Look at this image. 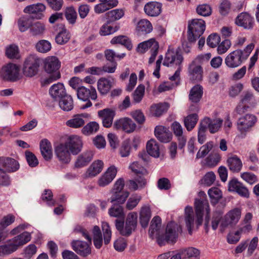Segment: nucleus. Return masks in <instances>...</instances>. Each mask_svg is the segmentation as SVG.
Segmentation results:
<instances>
[{"label": "nucleus", "instance_id": "1", "mask_svg": "<svg viewBox=\"0 0 259 259\" xmlns=\"http://www.w3.org/2000/svg\"><path fill=\"white\" fill-rule=\"evenodd\" d=\"M183 61L182 55L178 51L168 50L165 54L163 64L164 66H170L176 65L178 67L174 74L169 77L171 81H174L175 84L172 86H177L180 80V72L182 70V63Z\"/></svg>", "mask_w": 259, "mask_h": 259}, {"label": "nucleus", "instance_id": "2", "mask_svg": "<svg viewBox=\"0 0 259 259\" xmlns=\"http://www.w3.org/2000/svg\"><path fill=\"white\" fill-rule=\"evenodd\" d=\"M254 47L253 43L248 45L242 50H236L229 54L225 59V63L229 68H234L240 66L246 60Z\"/></svg>", "mask_w": 259, "mask_h": 259}, {"label": "nucleus", "instance_id": "3", "mask_svg": "<svg viewBox=\"0 0 259 259\" xmlns=\"http://www.w3.org/2000/svg\"><path fill=\"white\" fill-rule=\"evenodd\" d=\"M31 239L30 234L24 232L9 241L8 244L0 246V256L9 254L29 242Z\"/></svg>", "mask_w": 259, "mask_h": 259}, {"label": "nucleus", "instance_id": "4", "mask_svg": "<svg viewBox=\"0 0 259 259\" xmlns=\"http://www.w3.org/2000/svg\"><path fill=\"white\" fill-rule=\"evenodd\" d=\"M138 214L136 212L129 213L126 217L125 225L123 221L116 220L115 227L120 235L128 236L135 230L137 225Z\"/></svg>", "mask_w": 259, "mask_h": 259}, {"label": "nucleus", "instance_id": "5", "mask_svg": "<svg viewBox=\"0 0 259 259\" xmlns=\"http://www.w3.org/2000/svg\"><path fill=\"white\" fill-rule=\"evenodd\" d=\"M182 232L180 225L171 222L167 224L164 235L158 237V243L160 246L163 245L165 242L168 243L176 242L180 234Z\"/></svg>", "mask_w": 259, "mask_h": 259}, {"label": "nucleus", "instance_id": "6", "mask_svg": "<svg viewBox=\"0 0 259 259\" xmlns=\"http://www.w3.org/2000/svg\"><path fill=\"white\" fill-rule=\"evenodd\" d=\"M188 39L190 42H195L203 33L205 29V21L201 19H194L189 22Z\"/></svg>", "mask_w": 259, "mask_h": 259}, {"label": "nucleus", "instance_id": "7", "mask_svg": "<svg viewBox=\"0 0 259 259\" xmlns=\"http://www.w3.org/2000/svg\"><path fill=\"white\" fill-rule=\"evenodd\" d=\"M20 68L13 63L4 65L0 71L1 77L7 81L15 82L20 78Z\"/></svg>", "mask_w": 259, "mask_h": 259}, {"label": "nucleus", "instance_id": "8", "mask_svg": "<svg viewBox=\"0 0 259 259\" xmlns=\"http://www.w3.org/2000/svg\"><path fill=\"white\" fill-rule=\"evenodd\" d=\"M77 96L78 98L87 103L80 106L81 109H85L90 107L92 105V103L90 99L95 100L97 98V94L96 89L91 87L90 89L84 87H80L77 89Z\"/></svg>", "mask_w": 259, "mask_h": 259}, {"label": "nucleus", "instance_id": "9", "mask_svg": "<svg viewBox=\"0 0 259 259\" xmlns=\"http://www.w3.org/2000/svg\"><path fill=\"white\" fill-rule=\"evenodd\" d=\"M40 65V59L36 56L31 55L25 60L23 68V73L26 76L32 77L37 73Z\"/></svg>", "mask_w": 259, "mask_h": 259}, {"label": "nucleus", "instance_id": "10", "mask_svg": "<svg viewBox=\"0 0 259 259\" xmlns=\"http://www.w3.org/2000/svg\"><path fill=\"white\" fill-rule=\"evenodd\" d=\"M64 143L73 155H77L81 151L83 145L81 139L77 135L69 136Z\"/></svg>", "mask_w": 259, "mask_h": 259}, {"label": "nucleus", "instance_id": "11", "mask_svg": "<svg viewBox=\"0 0 259 259\" xmlns=\"http://www.w3.org/2000/svg\"><path fill=\"white\" fill-rule=\"evenodd\" d=\"M228 191L237 193L239 195L248 198L249 192L248 189L237 179L233 178L228 183Z\"/></svg>", "mask_w": 259, "mask_h": 259}, {"label": "nucleus", "instance_id": "12", "mask_svg": "<svg viewBox=\"0 0 259 259\" xmlns=\"http://www.w3.org/2000/svg\"><path fill=\"white\" fill-rule=\"evenodd\" d=\"M256 121V117L250 114L239 118L237 122V128L241 133L245 132L252 127Z\"/></svg>", "mask_w": 259, "mask_h": 259}, {"label": "nucleus", "instance_id": "13", "mask_svg": "<svg viewBox=\"0 0 259 259\" xmlns=\"http://www.w3.org/2000/svg\"><path fill=\"white\" fill-rule=\"evenodd\" d=\"M55 153L58 160L63 163H68L71 160V153L64 143L55 147Z\"/></svg>", "mask_w": 259, "mask_h": 259}, {"label": "nucleus", "instance_id": "14", "mask_svg": "<svg viewBox=\"0 0 259 259\" xmlns=\"http://www.w3.org/2000/svg\"><path fill=\"white\" fill-rule=\"evenodd\" d=\"M90 117V115L86 113L75 114L71 119L66 121V124L67 126L71 128H80L84 125Z\"/></svg>", "mask_w": 259, "mask_h": 259}, {"label": "nucleus", "instance_id": "15", "mask_svg": "<svg viewBox=\"0 0 259 259\" xmlns=\"http://www.w3.org/2000/svg\"><path fill=\"white\" fill-rule=\"evenodd\" d=\"M44 69L47 73L55 74L60 72L59 71L61 66V62L55 56H50L46 58L44 62Z\"/></svg>", "mask_w": 259, "mask_h": 259}, {"label": "nucleus", "instance_id": "16", "mask_svg": "<svg viewBox=\"0 0 259 259\" xmlns=\"http://www.w3.org/2000/svg\"><path fill=\"white\" fill-rule=\"evenodd\" d=\"M46 6L42 3H37L26 7L23 12L25 13L32 15L33 18L36 19H42L44 15L43 12L46 10Z\"/></svg>", "mask_w": 259, "mask_h": 259}, {"label": "nucleus", "instance_id": "17", "mask_svg": "<svg viewBox=\"0 0 259 259\" xmlns=\"http://www.w3.org/2000/svg\"><path fill=\"white\" fill-rule=\"evenodd\" d=\"M117 168L114 165L108 168L106 171L99 178L98 184L100 187L109 185L113 180L117 174Z\"/></svg>", "mask_w": 259, "mask_h": 259}, {"label": "nucleus", "instance_id": "18", "mask_svg": "<svg viewBox=\"0 0 259 259\" xmlns=\"http://www.w3.org/2000/svg\"><path fill=\"white\" fill-rule=\"evenodd\" d=\"M91 244L81 240H73L71 242V246L73 249L79 255L87 256L91 253V248L90 245Z\"/></svg>", "mask_w": 259, "mask_h": 259}, {"label": "nucleus", "instance_id": "19", "mask_svg": "<svg viewBox=\"0 0 259 259\" xmlns=\"http://www.w3.org/2000/svg\"><path fill=\"white\" fill-rule=\"evenodd\" d=\"M113 126L116 130L121 129L126 133H130L135 131L136 124L131 119L125 117L116 120Z\"/></svg>", "mask_w": 259, "mask_h": 259}, {"label": "nucleus", "instance_id": "20", "mask_svg": "<svg viewBox=\"0 0 259 259\" xmlns=\"http://www.w3.org/2000/svg\"><path fill=\"white\" fill-rule=\"evenodd\" d=\"M188 75L191 80L199 81L202 79L203 69L202 67L197 64L195 61H193L188 67Z\"/></svg>", "mask_w": 259, "mask_h": 259}, {"label": "nucleus", "instance_id": "21", "mask_svg": "<svg viewBox=\"0 0 259 259\" xmlns=\"http://www.w3.org/2000/svg\"><path fill=\"white\" fill-rule=\"evenodd\" d=\"M98 116L102 121L103 125L107 128L111 126L115 115V111L110 108H106L98 112Z\"/></svg>", "mask_w": 259, "mask_h": 259}, {"label": "nucleus", "instance_id": "22", "mask_svg": "<svg viewBox=\"0 0 259 259\" xmlns=\"http://www.w3.org/2000/svg\"><path fill=\"white\" fill-rule=\"evenodd\" d=\"M196 223L198 226L202 223L203 211L205 208L207 214L209 213V205L207 200L196 199L195 202Z\"/></svg>", "mask_w": 259, "mask_h": 259}, {"label": "nucleus", "instance_id": "23", "mask_svg": "<svg viewBox=\"0 0 259 259\" xmlns=\"http://www.w3.org/2000/svg\"><path fill=\"white\" fill-rule=\"evenodd\" d=\"M154 135L156 138L161 142L168 143L172 139V134L166 127L158 125L154 130Z\"/></svg>", "mask_w": 259, "mask_h": 259}, {"label": "nucleus", "instance_id": "24", "mask_svg": "<svg viewBox=\"0 0 259 259\" xmlns=\"http://www.w3.org/2000/svg\"><path fill=\"white\" fill-rule=\"evenodd\" d=\"M241 215L240 208H235L230 210L225 216L223 225L225 226L235 225L240 220Z\"/></svg>", "mask_w": 259, "mask_h": 259}, {"label": "nucleus", "instance_id": "25", "mask_svg": "<svg viewBox=\"0 0 259 259\" xmlns=\"http://www.w3.org/2000/svg\"><path fill=\"white\" fill-rule=\"evenodd\" d=\"M235 23L245 29H250L253 27V18L247 13H241L236 18Z\"/></svg>", "mask_w": 259, "mask_h": 259}, {"label": "nucleus", "instance_id": "26", "mask_svg": "<svg viewBox=\"0 0 259 259\" xmlns=\"http://www.w3.org/2000/svg\"><path fill=\"white\" fill-rule=\"evenodd\" d=\"M144 10L148 16H157L161 12V4L156 2H149L145 5Z\"/></svg>", "mask_w": 259, "mask_h": 259}, {"label": "nucleus", "instance_id": "27", "mask_svg": "<svg viewBox=\"0 0 259 259\" xmlns=\"http://www.w3.org/2000/svg\"><path fill=\"white\" fill-rule=\"evenodd\" d=\"M49 93L51 97L56 100H59L67 95L63 84L60 82L53 85L49 90Z\"/></svg>", "mask_w": 259, "mask_h": 259}, {"label": "nucleus", "instance_id": "28", "mask_svg": "<svg viewBox=\"0 0 259 259\" xmlns=\"http://www.w3.org/2000/svg\"><path fill=\"white\" fill-rule=\"evenodd\" d=\"M140 223L143 228L147 227L151 218V211L149 205H143L140 210Z\"/></svg>", "mask_w": 259, "mask_h": 259}, {"label": "nucleus", "instance_id": "29", "mask_svg": "<svg viewBox=\"0 0 259 259\" xmlns=\"http://www.w3.org/2000/svg\"><path fill=\"white\" fill-rule=\"evenodd\" d=\"M201 122L205 125L206 124V128L209 130L210 133L213 134L219 131L223 120L220 118L211 119L208 117H205Z\"/></svg>", "mask_w": 259, "mask_h": 259}, {"label": "nucleus", "instance_id": "30", "mask_svg": "<svg viewBox=\"0 0 259 259\" xmlns=\"http://www.w3.org/2000/svg\"><path fill=\"white\" fill-rule=\"evenodd\" d=\"M0 164L5 167L8 172H15L18 170L20 167L19 163L13 158L3 157L0 159Z\"/></svg>", "mask_w": 259, "mask_h": 259}, {"label": "nucleus", "instance_id": "31", "mask_svg": "<svg viewBox=\"0 0 259 259\" xmlns=\"http://www.w3.org/2000/svg\"><path fill=\"white\" fill-rule=\"evenodd\" d=\"M41 154L46 160H50L53 157L52 147L51 143L46 139L42 140L39 144Z\"/></svg>", "mask_w": 259, "mask_h": 259}, {"label": "nucleus", "instance_id": "32", "mask_svg": "<svg viewBox=\"0 0 259 259\" xmlns=\"http://www.w3.org/2000/svg\"><path fill=\"white\" fill-rule=\"evenodd\" d=\"M161 225L160 218L158 216L154 217L152 220L149 230V234L151 238H153L155 237L158 240V237L161 236L159 235Z\"/></svg>", "mask_w": 259, "mask_h": 259}, {"label": "nucleus", "instance_id": "33", "mask_svg": "<svg viewBox=\"0 0 259 259\" xmlns=\"http://www.w3.org/2000/svg\"><path fill=\"white\" fill-rule=\"evenodd\" d=\"M203 88L199 84L194 85L190 90L189 95V100L193 103H198L202 98Z\"/></svg>", "mask_w": 259, "mask_h": 259}, {"label": "nucleus", "instance_id": "34", "mask_svg": "<svg viewBox=\"0 0 259 259\" xmlns=\"http://www.w3.org/2000/svg\"><path fill=\"white\" fill-rule=\"evenodd\" d=\"M185 221L189 233L191 234L195 221L194 213L192 207L189 206L186 207L185 209Z\"/></svg>", "mask_w": 259, "mask_h": 259}, {"label": "nucleus", "instance_id": "35", "mask_svg": "<svg viewBox=\"0 0 259 259\" xmlns=\"http://www.w3.org/2000/svg\"><path fill=\"white\" fill-rule=\"evenodd\" d=\"M93 153L91 151L83 152L79 155L75 163L76 167H82L87 165L93 159Z\"/></svg>", "mask_w": 259, "mask_h": 259}, {"label": "nucleus", "instance_id": "36", "mask_svg": "<svg viewBox=\"0 0 259 259\" xmlns=\"http://www.w3.org/2000/svg\"><path fill=\"white\" fill-rule=\"evenodd\" d=\"M159 48V45L154 38H151L147 41L140 43L137 48V52L140 53H144L148 49H155Z\"/></svg>", "mask_w": 259, "mask_h": 259}, {"label": "nucleus", "instance_id": "37", "mask_svg": "<svg viewBox=\"0 0 259 259\" xmlns=\"http://www.w3.org/2000/svg\"><path fill=\"white\" fill-rule=\"evenodd\" d=\"M153 27L150 22L147 19H142L137 23L136 30L139 35L149 33L152 31Z\"/></svg>", "mask_w": 259, "mask_h": 259}, {"label": "nucleus", "instance_id": "38", "mask_svg": "<svg viewBox=\"0 0 259 259\" xmlns=\"http://www.w3.org/2000/svg\"><path fill=\"white\" fill-rule=\"evenodd\" d=\"M227 163L230 170L233 172H239L242 167L241 160L236 156L229 158L227 160Z\"/></svg>", "mask_w": 259, "mask_h": 259}, {"label": "nucleus", "instance_id": "39", "mask_svg": "<svg viewBox=\"0 0 259 259\" xmlns=\"http://www.w3.org/2000/svg\"><path fill=\"white\" fill-rule=\"evenodd\" d=\"M181 251L183 259H200V251L196 248L188 247Z\"/></svg>", "mask_w": 259, "mask_h": 259}, {"label": "nucleus", "instance_id": "40", "mask_svg": "<svg viewBox=\"0 0 259 259\" xmlns=\"http://www.w3.org/2000/svg\"><path fill=\"white\" fill-rule=\"evenodd\" d=\"M111 44H120L126 47L128 50L133 48L130 39L125 35H119L114 37L110 41Z\"/></svg>", "mask_w": 259, "mask_h": 259}, {"label": "nucleus", "instance_id": "41", "mask_svg": "<svg viewBox=\"0 0 259 259\" xmlns=\"http://www.w3.org/2000/svg\"><path fill=\"white\" fill-rule=\"evenodd\" d=\"M60 107L64 111H69L73 108V101L70 95H67L59 100Z\"/></svg>", "mask_w": 259, "mask_h": 259}, {"label": "nucleus", "instance_id": "42", "mask_svg": "<svg viewBox=\"0 0 259 259\" xmlns=\"http://www.w3.org/2000/svg\"><path fill=\"white\" fill-rule=\"evenodd\" d=\"M147 151L149 155L154 157H158L159 156V147L157 142L151 139L147 143Z\"/></svg>", "mask_w": 259, "mask_h": 259}, {"label": "nucleus", "instance_id": "43", "mask_svg": "<svg viewBox=\"0 0 259 259\" xmlns=\"http://www.w3.org/2000/svg\"><path fill=\"white\" fill-rule=\"evenodd\" d=\"M103 165V162L101 160H98L94 161L88 168L89 176L93 177L99 174L102 171Z\"/></svg>", "mask_w": 259, "mask_h": 259}, {"label": "nucleus", "instance_id": "44", "mask_svg": "<svg viewBox=\"0 0 259 259\" xmlns=\"http://www.w3.org/2000/svg\"><path fill=\"white\" fill-rule=\"evenodd\" d=\"M108 22H112L121 19L124 16V12L121 9H114L105 14Z\"/></svg>", "mask_w": 259, "mask_h": 259}, {"label": "nucleus", "instance_id": "45", "mask_svg": "<svg viewBox=\"0 0 259 259\" xmlns=\"http://www.w3.org/2000/svg\"><path fill=\"white\" fill-rule=\"evenodd\" d=\"M111 87V82L106 78H101L98 81V90L101 94H106Z\"/></svg>", "mask_w": 259, "mask_h": 259}, {"label": "nucleus", "instance_id": "46", "mask_svg": "<svg viewBox=\"0 0 259 259\" xmlns=\"http://www.w3.org/2000/svg\"><path fill=\"white\" fill-rule=\"evenodd\" d=\"M46 30L45 25L39 21L36 22L31 25L29 31L32 36L42 35Z\"/></svg>", "mask_w": 259, "mask_h": 259}, {"label": "nucleus", "instance_id": "47", "mask_svg": "<svg viewBox=\"0 0 259 259\" xmlns=\"http://www.w3.org/2000/svg\"><path fill=\"white\" fill-rule=\"evenodd\" d=\"M112 193L110 198V202L111 203L116 202L119 204L123 203L130 194L129 192L127 191L112 192Z\"/></svg>", "mask_w": 259, "mask_h": 259}, {"label": "nucleus", "instance_id": "48", "mask_svg": "<svg viewBox=\"0 0 259 259\" xmlns=\"http://www.w3.org/2000/svg\"><path fill=\"white\" fill-rule=\"evenodd\" d=\"M93 234L94 244L96 248L100 249L102 245L103 238L100 229L98 226L94 227Z\"/></svg>", "mask_w": 259, "mask_h": 259}, {"label": "nucleus", "instance_id": "49", "mask_svg": "<svg viewBox=\"0 0 259 259\" xmlns=\"http://www.w3.org/2000/svg\"><path fill=\"white\" fill-rule=\"evenodd\" d=\"M198 120V116L196 113L188 115L184 119V124L188 131L192 130L196 124Z\"/></svg>", "mask_w": 259, "mask_h": 259}, {"label": "nucleus", "instance_id": "50", "mask_svg": "<svg viewBox=\"0 0 259 259\" xmlns=\"http://www.w3.org/2000/svg\"><path fill=\"white\" fill-rule=\"evenodd\" d=\"M110 23L107 20V22L101 27L99 31L101 35L106 36L113 34L119 29V26L116 25L115 27H112L109 25Z\"/></svg>", "mask_w": 259, "mask_h": 259}, {"label": "nucleus", "instance_id": "51", "mask_svg": "<svg viewBox=\"0 0 259 259\" xmlns=\"http://www.w3.org/2000/svg\"><path fill=\"white\" fill-rule=\"evenodd\" d=\"M208 194L211 203L215 204L222 197V192L220 189L212 187L208 191Z\"/></svg>", "mask_w": 259, "mask_h": 259}, {"label": "nucleus", "instance_id": "52", "mask_svg": "<svg viewBox=\"0 0 259 259\" xmlns=\"http://www.w3.org/2000/svg\"><path fill=\"white\" fill-rule=\"evenodd\" d=\"M99 128V125L97 122L91 121L83 127L81 132L84 135H90L96 133Z\"/></svg>", "mask_w": 259, "mask_h": 259}, {"label": "nucleus", "instance_id": "53", "mask_svg": "<svg viewBox=\"0 0 259 259\" xmlns=\"http://www.w3.org/2000/svg\"><path fill=\"white\" fill-rule=\"evenodd\" d=\"M35 47L36 51L41 53H47L52 49L51 42L45 39L39 40Z\"/></svg>", "mask_w": 259, "mask_h": 259}, {"label": "nucleus", "instance_id": "54", "mask_svg": "<svg viewBox=\"0 0 259 259\" xmlns=\"http://www.w3.org/2000/svg\"><path fill=\"white\" fill-rule=\"evenodd\" d=\"M242 104H249L250 105H254L256 103L255 97L253 93L250 91H245L241 96L240 102Z\"/></svg>", "mask_w": 259, "mask_h": 259}, {"label": "nucleus", "instance_id": "55", "mask_svg": "<svg viewBox=\"0 0 259 259\" xmlns=\"http://www.w3.org/2000/svg\"><path fill=\"white\" fill-rule=\"evenodd\" d=\"M145 86L143 84H140L138 86L132 94L134 103L137 104L142 101L145 94Z\"/></svg>", "mask_w": 259, "mask_h": 259}, {"label": "nucleus", "instance_id": "56", "mask_svg": "<svg viewBox=\"0 0 259 259\" xmlns=\"http://www.w3.org/2000/svg\"><path fill=\"white\" fill-rule=\"evenodd\" d=\"M166 103H160L151 106V111L155 116H160L168 109Z\"/></svg>", "mask_w": 259, "mask_h": 259}, {"label": "nucleus", "instance_id": "57", "mask_svg": "<svg viewBox=\"0 0 259 259\" xmlns=\"http://www.w3.org/2000/svg\"><path fill=\"white\" fill-rule=\"evenodd\" d=\"M70 38L69 32L66 29H63L56 36L55 40L59 45H64L68 41Z\"/></svg>", "mask_w": 259, "mask_h": 259}, {"label": "nucleus", "instance_id": "58", "mask_svg": "<svg viewBox=\"0 0 259 259\" xmlns=\"http://www.w3.org/2000/svg\"><path fill=\"white\" fill-rule=\"evenodd\" d=\"M65 16L70 24H74L77 18V13L72 7H67L65 10Z\"/></svg>", "mask_w": 259, "mask_h": 259}, {"label": "nucleus", "instance_id": "59", "mask_svg": "<svg viewBox=\"0 0 259 259\" xmlns=\"http://www.w3.org/2000/svg\"><path fill=\"white\" fill-rule=\"evenodd\" d=\"M213 146L212 142H208L201 146L196 154V158L199 159L205 157L212 149Z\"/></svg>", "mask_w": 259, "mask_h": 259}, {"label": "nucleus", "instance_id": "60", "mask_svg": "<svg viewBox=\"0 0 259 259\" xmlns=\"http://www.w3.org/2000/svg\"><path fill=\"white\" fill-rule=\"evenodd\" d=\"M108 213L112 217L123 218L124 217L123 208L120 205H114L109 208Z\"/></svg>", "mask_w": 259, "mask_h": 259}, {"label": "nucleus", "instance_id": "61", "mask_svg": "<svg viewBox=\"0 0 259 259\" xmlns=\"http://www.w3.org/2000/svg\"><path fill=\"white\" fill-rule=\"evenodd\" d=\"M142 199V196L138 194L133 195L127 200L126 208L132 210L136 207Z\"/></svg>", "mask_w": 259, "mask_h": 259}, {"label": "nucleus", "instance_id": "62", "mask_svg": "<svg viewBox=\"0 0 259 259\" xmlns=\"http://www.w3.org/2000/svg\"><path fill=\"white\" fill-rule=\"evenodd\" d=\"M104 236V241L105 244H108L111 238L112 232L109 224L106 222H103L102 225Z\"/></svg>", "mask_w": 259, "mask_h": 259}, {"label": "nucleus", "instance_id": "63", "mask_svg": "<svg viewBox=\"0 0 259 259\" xmlns=\"http://www.w3.org/2000/svg\"><path fill=\"white\" fill-rule=\"evenodd\" d=\"M206 124L205 125L201 122H200L199 125L198 141L201 144H203L206 139V132L207 129L206 128Z\"/></svg>", "mask_w": 259, "mask_h": 259}, {"label": "nucleus", "instance_id": "64", "mask_svg": "<svg viewBox=\"0 0 259 259\" xmlns=\"http://www.w3.org/2000/svg\"><path fill=\"white\" fill-rule=\"evenodd\" d=\"M53 195L50 189H46L41 195L43 201H46L50 206H54L56 204V201L53 198Z\"/></svg>", "mask_w": 259, "mask_h": 259}]
</instances>
